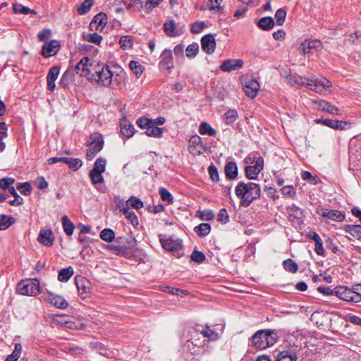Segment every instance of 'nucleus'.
Returning <instances> with one entry per match:
<instances>
[{"label": "nucleus", "mask_w": 361, "mask_h": 361, "mask_svg": "<svg viewBox=\"0 0 361 361\" xmlns=\"http://www.w3.org/2000/svg\"><path fill=\"white\" fill-rule=\"evenodd\" d=\"M93 78L92 80L95 81L100 85L111 86L115 88L118 87L124 80L125 73L123 70L118 72H113L109 66L99 64L98 68H96Z\"/></svg>", "instance_id": "nucleus-1"}, {"label": "nucleus", "mask_w": 361, "mask_h": 361, "mask_svg": "<svg viewBox=\"0 0 361 361\" xmlns=\"http://www.w3.org/2000/svg\"><path fill=\"white\" fill-rule=\"evenodd\" d=\"M235 192L240 198V205L246 207L259 197L261 190L259 185L255 183L240 182L235 187Z\"/></svg>", "instance_id": "nucleus-2"}, {"label": "nucleus", "mask_w": 361, "mask_h": 361, "mask_svg": "<svg viewBox=\"0 0 361 361\" xmlns=\"http://www.w3.org/2000/svg\"><path fill=\"white\" fill-rule=\"evenodd\" d=\"M289 80L292 85L305 86L317 93H322L331 86V82L323 77L312 80L298 75L291 76Z\"/></svg>", "instance_id": "nucleus-3"}, {"label": "nucleus", "mask_w": 361, "mask_h": 361, "mask_svg": "<svg viewBox=\"0 0 361 361\" xmlns=\"http://www.w3.org/2000/svg\"><path fill=\"white\" fill-rule=\"evenodd\" d=\"M247 166L245 167L246 176L249 179L257 178L258 174L263 170L264 159L257 154H250L245 159Z\"/></svg>", "instance_id": "nucleus-4"}, {"label": "nucleus", "mask_w": 361, "mask_h": 361, "mask_svg": "<svg viewBox=\"0 0 361 361\" xmlns=\"http://www.w3.org/2000/svg\"><path fill=\"white\" fill-rule=\"evenodd\" d=\"M277 340L276 334L271 331H258L252 338V343L257 348L265 349L273 345Z\"/></svg>", "instance_id": "nucleus-5"}, {"label": "nucleus", "mask_w": 361, "mask_h": 361, "mask_svg": "<svg viewBox=\"0 0 361 361\" xmlns=\"http://www.w3.org/2000/svg\"><path fill=\"white\" fill-rule=\"evenodd\" d=\"M17 292L23 295L35 296L41 293L39 281L35 279L23 280L18 283Z\"/></svg>", "instance_id": "nucleus-6"}, {"label": "nucleus", "mask_w": 361, "mask_h": 361, "mask_svg": "<svg viewBox=\"0 0 361 361\" xmlns=\"http://www.w3.org/2000/svg\"><path fill=\"white\" fill-rule=\"evenodd\" d=\"M104 139L102 135L96 132L92 134L87 149V159L92 160L103 148Z\"/></svg>", "instance_id": "nucleus-7"}, {"label": "nucleus", "mask_w": 361, "mask_h": 361, "mask_svg": "<svg viewBox=\"0 0 361 361\" xmlns=\"http://www.w3.org/2000/svg\"><path fill=\"white\" fill-rule=\"evenodd\" d=\"M99 65L97 63H91L87 57H84L76 66L77 73L91 80L94 78V73Z\"/></svg>", "instance_id": "nucleus-8"}, {"label": "nucleus", "mask_w": 361, "mask_h": 361, "mask_svg": "<svg viewBox=\"0 0 361 361\" xmlns=\"http://www.w3.org/2000/svg\"><path fill=\"white\" fill-rule=\"evenodd\" d=\"M106 161L100 157L98 158L94 165L93 169L90 171V178L93 185L102 183L104 182L102 173L105 171Z\"/></svg>", "instance_id": "nucleus-9"}, {"label": "nucleus", "mask_w": 361, "mask_h": 361, "mask_svg": "<svg viewBox=\"0 0 361 361\" xmlns=\"http://www.w3.org/2000/svg\"><path fill=\"white\" fill-rule=\"evenodd\" d=\"M335 295L343 300L353 302H361V294L345 287L339 286L334 289Z\"/></svg>", "instance_id": "nucleus-10"}, {"label": "nucleus", "mask_w": 361, "mask_h": 361, "mask_svg": "<svg viewBox=\"0 0 361 361\" xmlns=\"http://www.w3.org/2000/svg\"><path fill=\"white\" fill-rule=\"evenodd\" d=\"M75 281L79 295L83 299L88 298L92 289L90 281L81 276H77Z\"/></svg>", "instance_id": "nucleus-11"}, {"label": "nucleus", "mask_w": 361, "mask_h": 361, "mask_svg": "<svg viewBox=\"0 0 361 361\" xmlns=\"http://www.w3.org/2000/svg\"><path fill=\"white\" fill-rule=\"evenodd\" d=\"M41 298L57 308L66 309L68 305L66 300L62 296L54 295L50 292L43 293Z\"/></svg>", "instance_id": "nucleus-12"}, {"label": "nucleus", "mask_w": 361, "mask_h": 361, "mask_svg": "<svg viewBox=\"0 0 361 361\" xmlns=\"http://www.w3.org/2000/svg\"><path fill=\"white\" fill-rule=\"evenodd\" d=\"M243 87L246 95L254 98L259 89V84L252 77H246L243 81Z\"/></svg>", "instance_id": "nucleus-13"}, {"label": "nucleus", "mask_w": 361, "mask_h": 361, "mask_svg": "<svg viewBox=\"0 0 361 361\" xmlns=\"http://www.w3.org/2000/svg\"><path fill=\"white\" fill-rule=\"evenodd\" d=\"M322 49V43L316 39H305L300 45L299 50L302 54H312Z\"/></svg>", "instance_id": "nucleus-14"}, {"label": "nucleus", "mask_w": 361, "mask_h": 361, "mask_svg": "<svg viewBox=\"0 0 361 361\" xmlns=\"http://www.w3.org/2000/svg\"><path fill=\"white\" fill-rule=\"evenodd\" d=\"M129 244V247H126V246L117 245L115 244H111L108 245V249L113 252L116 255H121L123 256H128L132 253L130 250L133 249L136 245V241L134 238H130L128 241Z\"/></svg>", "instance_id": "nucleus-15"}, {"label": "nucleus", "mask_w": 361, "mask_h": 361, "mask_svg": "<svg viewBox=\"0 0 361 361\" xmlns=\"http://www.w3.org/2000/svg\"><path fill=\"white\" fill-rule=\"evenodd\" d=\"M107 23V16L104 13L97 14L90 24L91 31H102Z\"/></svg>", "instance_id": "nucleus-16"}, {"label": "nucleus", "mask_w": 361, "mask_h": 361, "mask_svg": "<svg viewBox=\"0 0 361 361\" xmlns=\"http://www.w3.org/2000/svg\"><path fill=\"white\" fill-rule=\"evenodd\" d=\"M318 213L329 220L341 222L345 219V214L338 210L321 208Z\"/></svg>", "instance_id": "nucleus-17"}, {"label": "nucleus", "mask_w": 361, "mask_h": 361, "mask_svg": "<svg viewBox=\"0 0 361 361\" xmlns=\"http://www.w3.org/2000/svg\"><path fill=\"white\" fill-rule=\"evenodd\" d=\"M244 65L242 59H227L220 66V69L224 72H231L240 69Z\"/></svg>", "instance_id": "nucleus-18"}, {"label": "nucleus", "mask_w": 361, "mask_h": 361, "mask_svg": "<svg viewBox=\"0 0 361 361\" xmlns=\"http://www.w3.org/2000/svg\"><path fill=\"white\" fill-rule=\"evenodd\" d=\"M60 44L57 40H51L43 45L42 54L44 57H49L55 55L59 50Z\"/></svg>", "instance_id": "nucleus-19"}, {"label": "nucleus", "mask_w": 361, "mask_h": 361, "mask_svg": "<svg viewBox=\"0 0 361 361\" xmlns=\"http://www.w3.org/2000/svg\"><path fill=\"white\" fill-rule=\"evenodd\" d=\"M160 242L163 248L171 252L178 251L182 247L181 241L173 240L171 238L164 239L160 238Z\"/></svg>", "instance_id": "nucleus-20"}, {"label": "nucleus", "mask_w": 361, "mask_h": 361, "mask_svg": "<svg viewBox=\"0 0 361 361\" xmlns=\"http://www.w3.org/2000/svg\"><path fill=\"white\" fill-rule=\"evenodd\" d=\"M315 121L336 130H344L349 126L348 122L332 119H317Z\"/></svg>", "instance_id": "nucleus-21"}, {"label": "nucleus", "mask_w": 361, "mask_h": 361, "mask_svg": "<svg viewBox=\"0 0 361 361\" xmlns=\"http://www.w3.org/2000/svg\"><path fill=\"white\" fill-rule=\"evenodd\" d=\"M202 48L208 54L214 51L216 47L215 39L212 35H206L202 37Z\"/></svg>", "instance_id": "nucleus-22"}, {"label": "nucleus", "mask_w": 361, "mask_h": 361, "mask_svg": "<svg viewBox=\"0 0 361 361\" xmlns=\"http://www.w3.org/2000/svg\"><path fill=\"white\" fill-rule=\"evenodd\" d=\"M38 240L45 246L52 245L54 240L53 231L51 229H42L38 235Z\"/></svg>", "instance_id": "nucleus-23"}, {"label": "nucleus", "mask_w": 361, "mask_h": 361, "mask_svg": "<svg viewBox=\"0 0 361 361\" xmlns=\"http://www.w3.org/2000/svg\"><path fill=\"white\" fill-rule=\"evenodd\" d=\"M60 73V68L59 66H52L50 68L47 76V87L50 91H54L55 90V81L58 78Z\"/></svg>", "instance_id": "nucleus-24"}, {"label": "nucleus", "mask_w": 361, "mask_h": 361, "mask_svg": "<svg viewBox=\"0 0 361 361\" xmlns=\"http://www.w3.org/2000/svg\"><path fill=\"white\" fill-rule=\"evenodd\" d=\"M161 61L160 65L166 67L168 70H171L173 68V55L170 49H164L160 56Z\"/></svg>", "instance_id": "nucleus-25"}, {"label": "nucleus", "mask_w": 361, "mask_h": 361, "mask_svg": "<svg viewBox=\"0 0 361 361\" xmlns=\"http://www.w3.org/2000/svg\"><path fill=\"white\" fill-rule=\"evenodd\" d=\"M315 103L318 104V108L321 110L325 111L334 115L340 114L339 109L326 101L320 100L315 102Z\"/></svg>", "instance_id": "nucleus-26"}, {"label": "nucleus", "mask_w": 361, "mask_h": 361, "mask_svg": "<svg viewBox=\"0 0 361 361\" xmlns=\"http://www.w3.org/2000/svg\"><path fill=\"white\" fill-rule=\"evenodd\" d=\"M121 133L126 137H130L135 133L134 126L128 121L123 120L121 123Z\"/></svg>", "instance_id": "nucleus-27"}, {"label": "nucleus", "mask_w": 361, "mask_h": 361, "mask_svg": "<svg viewBox=\"0 0 361 361\" xmlns=\"http://www.w3.org/2000/svg\"><path fill=\"white\" fill-rule=\"evenodd\" d=\"M145 133L149 137H161L163 135V129L156 126V122H152V125L147 127Z\"/></svg>", "instance_id": "nucleus-28"}, {"label": "nucleus", "mask_w": 361, "mask_h": 361, "mask_svg": "<svg viewBox=\"0 0 361 361\" xmlns=\"http://www.w3.org/2000/svg\"><path fill=\"white\" fill-rule=\"evenodd\" d=\"M225 174L229 179L235 178L238 175L237 165L234 162H228L225 166Z\"/></svg>", "instance_id": "nucleus-29"}, {"label": "nucleus", "mask_w": 361, "mask_h": 361, "mask_svg": "<svg viewBox=\"0 0 361 361\" xmlns=\"http://www.w3.org/2000/svg\"><path fill=\"white\" fill-rule=\"evenodd\" d=\"M73 273L74 271L71 267L62 269L58 274V279L62 282L68 281L73 275Z\"/></svg>", "instance_id": "nucleus-30"}, {"label": "nucleus", "mask_w": 361, "mask_h": 361, "mask_svg": "<svg viewBox=\"0 0 361 361\" xmlns=\"http://www.w3.org/2000/svg\"><path fill=\"white\" fill-rule=\"evenodd\" d=\"M199 132L202 135H209L210 136H215L216 131L208 123L202 122L199 127Z\"/></svg>", "instance_id": "nucleus-31"}, {"label": "nucleus", "mask_w": 361, "mask_h": 361, "mask_svg": "<svg viewBox=\"0 0 361 361\" xmlns=\"http://www.w3.org/2000/svg\"><path fill=\"white\" fill-rule=\"evenodd\" d=\"M61 221L64 232L68 235H71L74 231V224L71 222L67 216H63L61 218Z\"/></svg>", "instance_id": "nucleus-32"}, {"label": "nucleus", "mask_w": 361, "mask_h": 361, "mask_svg": "<svg viewBox=\"0 0 361 361\" xmlns=\"http://www.w3.org/2000/svg\"><path fill=\"white\" fill-rule=\"evenodd\" d=\"M345 231L349 233L353 237L361 239V226L360 225H347Z\"/></svg>", "instance_id": "nucleus-33"}, {"label": "nucleus", "mask_w": 361, "mask_h": 361, "mask_svg": "<svg viewBox=\"0 0 361 361\" xmlns=\"http://www.w3.org/2000/svg\"><path fill=\"white\" fill-rule=\"evenodd\" d=\"M123 206L128 208L130 206L134 209H139L143 207V202L139 198L135 196H131L127 201H126Z\"/></svg>", "instance_id": "nucleus-34"}, {"label": "nucleus", "mask_w": 361, "mask_h": 361, "mask_svg": "<svg viewBox=\"0 0 361 361\" xmlns=\"http://www.w3.org/2000/svg\"><path fill=\"white\" fill-rule=\"evenodd\" d=\"M121 211H123L126 218L128 219L133 226L138 224L137 217L132 210L125 206H123L122 208H121Z\"/></svg>", "instance_id": "nucleus-35"}, {"label": "nucleus", "mask_w": 361, "mask_h": 361, "mask_svg": "<svg viewBox=\"0 0 361 361\" xmlns=\"http://www.w3.org/2000/svg\"><path fill=\"white\" fill-rule=\"evenodd\" d=\"M297 360L298 357L295 353L283 351L278 355L276 361H297Z\"/></svg>", "instance_id": "nucleus-36"}, {"label": "nucleus", "mask_w": 361, "mask_h": 361, "mask_svg": "<svg viewBox=\"0 0 361 361\" xmlns=\"http://www.w3.org/2000/svg\"><path fill=\"white\" fill-rule=\"evenodd\" d=\"M274 25V22L271 17H264L261 18L258 22V26L264 30H268L271 29Z\"/></svg>", "instance_id": "nucleus-37"}, {"label": "nucleus", "mask_w": 361, "mask_h": 361, "mask_svg": "<svg viewBox=\"0 0 361 361\" xmlns=\"http://www.w3.org/2000/svg\"><path fill=\"white\" fill-rule=\"evenodd\" d=\"M185 55L188 59L195 58L199 52V45L197 43H192L189 44L185 48Z\"/></svg>", "instance_id": "nucleus-38"}, {"label": "nucleus", "mask_w": 361, "mask_h": 361, "mask_svg": "<svg viewBox=\"0 0 361 361\" xmlns=\"http://www.w3.org/2000/svg\"><path fill=\"white\" fill-rule=\"evenodd\" d=\"M83 39L88 42L99 45L102 40V37L97 33H87L83 35Z\"/></svg>", "instance_id": "nucleus-39"}, {"label": "nucleus", "mask_w": 361, "mask_h": 361, "mask_svg": "<svg viewBox=\"0 0 361 361\" xmlns=\"http://www.w3.org/2000/svg\"><path fill=\"white\" fill-rule=\"evenodd\" d=\"M15 222L13 217L0 215V230H6Z\"/></svg>", "instance_id": "nucleus-40"}, {"label": "nucleus", "mask_w": 361, "mask_h": 361, "mask_svg": "<svg viewBox=\"0 0 361 361\" xmlns=\"http://www.w3.org/2000/svg\"><path fill=\"white\" fill-rule=\"evenodd\" d=\"M22 349V345L16 343L13 353L6 357L5 361H17L21 355Z\"/></svg>", "instance_id": "nucleus-41"}, {"label": "nucleus", "mask_w": 361, "mask_h": 361, "mask_svg": "<svg viewBox=\"0 0 361 361\" xmlns=\"http://www.w3.org/2000/svg\"><path fill=\"white\" fill-rule=\"evenodd\" d=\"M195 231L201 236L208 235L211 231V226L209 224L202 223L194 228Z\"/></svg>", "instance_id": "nucleus-42"}, {"label": "nucleus", "mask_w": 361, "mask_h": 361, "mask_svg": "<svg viewBox=\"0 0 361 361\" xmlns=\"http://www.w3.org/2000/svg\"><path fill=\"white\" fill-rule=\"evenodd\" d=\"M13 9L16 13H22L24 15H27L29 13H36L35 10H31L28 7L23 6L20 4H13Z\"/></svg>", "instance_id": "nucleus-43"}, {"label": "nucleus", "mask_w": 361, "mask_h": 361, "mask_svg": "<svg viewBox=\"0 0 361 361\" xmlns=\"http://www.w3.org/2000/svg\"><path fill=\"white\" fill-rule=\"evenodd\" d=\"M121 48L123 49H129L133 47V41L131 37L128 35L122 36L119 39Z\"/></svg>", "instance_id": "nucleus-44"}, {"label": "nucleus", "mask_w": 361, "mask_h": 361, "mask_svg": "<svg viewBox=\"0 0 361 361\" xmlns=\"http://www.w3.org/2000/svg\"><path fill=\"white\" fill-rule=\"evenodd\" d=\"M283 267L287 271L295 273L298 271V264L291 259H288L283 261Z\"/></svg>", "instance_id": "nucleus-45"}, {"label": "nucleus", "mask_w": 361, "mask_h": 361, "mask_svg": "<svg viewBox=\"0 0 361 361\" xmlns=\"http://www.w3.org/2000/svg\"><path fill=\"white\" fill-rule=\"evenodd\" d=\"M94 0H85L78 8V12L80 15L87 13L93 5Z\"/></svg>", "instance_id": "nucleus-46"}, {"label": "nucleus", "mask_w": 361, "mask_h": 361, "mask_svg": "<svg viewBox=\"0 0 361 361\" xmlns=\"http://www.w3.org/2000/svg\"><path fill=\"white\" fill-rule=\"evenodd\" d=\"M100 238L106 242H111L115 238L114 232L110 228H104L100 233Z\"/></svg>", "instance_id": "nucleus-47"}, {"label": "nucleus", "mask_w": 361, "mask_h": 361, "mask_svg": "<svg viewBox=\"0 0 361 361\" xmlns=\"http://www.w3.org/2000/svg\"><path fill=\"white\" fill-rule=\"evenodd\" d=\"M129 67L130 70L133 72V73L136 75L137 78H140L142 73L143 68L142 66L137 61H131L129 63Z\"/></svg>", "instance_id": "nucleus-48"}, {"label": "nucleus", "mask_w": 361, "mask_h": 361, "mask_svg": "<svg viewBox=\"0 0 361 361\" xmlns=\"http://www.w3.org/2000/svg\"><path fill=\"white\" fill-rule=\"evenodd\" d=\"M164 31L169 36H175V22L173 20H169L164 24Z\"/></svg>", "instance_id": "nucleus-49"}, {"label": "nucleus", "mask_w": 361, "mask_h": 361, "mask_svg": "<svg viewBox=\"0 0 361 361\" xmlns=\"http://www.w3.org/2000/svg\"><path fill=\"white\" fill-rule=\"evenodd\" d=\"M238 112L235 109H229L224 114V118L227 123L231 124L235 121Z\"/></svg>", "instance_id": "nucleus-50"}, {"label": "nucleus", "mask_w": 361, "mask_h": 361, "mask_svg": "<svg viewBox=\"0 0 361 361\" xmlns=\"http://www.w3.org/2000/svg\"><path fill=\"white\" fill-rule=\"evenodd\" d=\"M159 194L163 201L171 203L173 202V197L171 194L164 188H161L159 190Z\"/></svg>", "instance_id": "nucleus-51"}, {"label": "nucleus", "mask_w": 361, "mask_h": 361, "mask_svg": "<svg viewBox=\"0 0 361 361\" xmlns=\"http://www.w3.org/2000/svg\"><path fill=\"white\" fill-rule=\"evenodd\" d=\"M286 16V12L282 8L279 9L275 14L277 25H281L285 21Z\"/></svg>", "instance_id": "nucleus-52"}, {"label": "nucleus", "mask_w": 361, "mask_h": 361, "mask_svg": "<svg viewBox=\"0 0 361 361\" xmlns=\"http://www.w3.org/2000/svg\"><path fill=\"white\" fill-rule=\"evenodd\" d=\"M17 189L24 195H28L31 192L32 187L29 183H23L18 185Z\"/></svg>", "instance_id": "nucleus-53"}, {"label": "nucleus", "mask_w": 361, "mask_h": 361, "mask_svg": "<svg viewBox=\"0 0 361 361\" xmlns=\"http://www.w3.org/2000/svg\"><path fill=\"white\" fill-rule=\"evenodd\" d=\"M15 179L10 177H6L0 179V188L3 190L8 189L14 183Z\"/></svg>", "instance_id": "nucleus-54"}, {"label": "nucleus", "mask_w": 361, "mask_h": 361, "mask_svg": "<svg viewBox=\"0 0 361 361\" xmlns=\"http://www.w3.org/2000/svg\"><path fill=\"white\" fill-rule=\"evenodd\" d=\"M281 192L283 195L288 197H293L296 194V191L292 185L283 186L281 188Z\"/></svg>", "instance_id": "nucleus-55"}, {"label": "nucleus", "mask_w": 361, "mask_h": 361, "mask_svg": "<svg viewBox=\"0 0 361 361\" xmlns=\"http://www.w3.org/2000/svg\"><path fill=\"white\" fill-rule=\"evenodd\" d=\"M192 261L201 263L205 260V256L203 252L194 250L190 256Z\"/></svg>", "instance_id": "nucleus-56"}, {"label": "nucleus", "mask_w": 361, "mask_h": 361, "mask_svg": "<svg viewBox=\"0 0 361 361\" xmlns=\"http://www.w3.org/2000/svg\"><path fill=\"white\" fill-rule=\"evenodd\" d=\"M82 162L80 159L71 158L68 166L73 171H77L82 166Z\"/></svg>", "instance_id": "nucleus-57"}, {"label": "nucleus", "mask_w": 361, "mask_h": 361, "mask_svg": "<svg viewBox=\"0 0 361 361\" xmlns=\"http://www.w3.org/2000/svg\"><path fill=\"white\" fill-rule=\"evenodd\" d=\"M199 217L204 221H210L214 219V214L211 210L199 212Z\"/></svg>", "instance_id": "nucleus-58"}, {"label": "nucleus", "mask_w": 361, "mask_h": 361, "mask_svg": "<svg viewBox=\"0 0 361 361\" xmlns=\"http://www.w3.org/2000/svg\"><path fill=\"white\" fill-rule=\"evenodd\" d=\"M153 121L151 119H148L146 118H140L137 120V125L143 129H147V127H149L150 125H152Z\"/></svg>", "instance_id": "nucleus-59"}, {"label": "nucleus", "mask_w": 361, "mask_h": 361, "mask_svg": "<svg viewBox=\"0 0 361 361\" xmlns=\"http://www.w3.org/2000/svg\"><path fill=\"white\" fill-rule=\"evenodd\" d=\"M345 319L346 321L350 322L353 324L361 326V318L356 315L347 314Z\"/></svg>", "instance_id": "nucleus-60"}, {"label": "nucleus", "mask_w": 361, "mask_h": 361, "mask_svg": "<svg viewBox=\"0 0 361 361\" xmlns=\"http://www.w3.org/2000/svg\"><path fill=\"white\" fill-rule=\"evenodd\" d=\"M222 0H210L209 10L214 12L221 11V3Z\"/></svg>", "instance_id": "nucleus-61"}, {"label": "nucleus", "mask_w": 361, "mask_h": 361, "mask_svg": "<svg viewBox=\"0 0 361 361\" xmlns=\"http://www.w3.org/2000/svg\"><path fill=\"white\" fill-rule=\"evenodd\" d=\"M201 334L204 336L208 338L210 340H215L218 338V334L209 329H206L201 331Z\"/></svg>", "instance_id": "nucleus-62"}, {"label": "nucleus", "mask_w": 361, "mask_h": 361, "mask_svg": "<svg viewBox=\"0 0 361 361\" xmlns=\"http://www.w3.org/2000/svg\"><path fill=\"white\" fill-rule=\"evenodd\" d=\"M90 346L92 349L97 350L100 355H104L106 349L103 344L98 342L90 343Z\"/></svg>", "instance_id": "nucleus-63"}, {"label": "nucleus", "mask_w": 361, "mask_h": 361, "mask_svg": "<svg viewBox=\"0 0 361 361\" xmlns=\"http://www.w3.org/2000/svg\"><path fill=\"white\" fill-rule=\"evenodd\" d=\"M205 27V24L203 22H196L193 23L191 26V32L192 33H199L200 32L204 27Z\"/></svg>", "instance_id": "nucleus-64"}]
</instances>
